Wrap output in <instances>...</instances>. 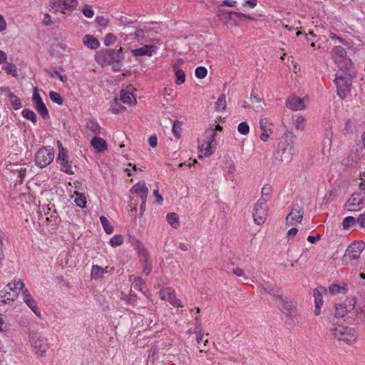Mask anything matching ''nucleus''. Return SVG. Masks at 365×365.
<instances>
[{
    "instance_id": "7",
    "label": "nucleus",
    "mask_w": 365,
    "mask_h": 365,
    "mask_svg": "<svg viewBox=\"0 0 365 365\" xmlns=\"http://www.w3.org/2000/svg\"><path fill=\"white\" fill-rule=\"evenodd\" d=\"M267 205L264 200H258L254 207L253 219L254 222L258 225H262L267 216Z\"/></svg>"
},
{
    "instance_id": "6",
    "label": "nucleus",
    "mask_w": 365,
    "mask_h": 365,
    "mask_svg": "<svg viewBox=\"0 0 365 365\" xmlns=\"http://www.w3.org/2000/svg\"><path fill=\"white\" fill-rule=\"evenodd\" d=\"M331 331L335 338H337L340 341H344L347 344H351L356 340L354 330L351 328L338 326L331 329Z\"/></svg>"
},
{
    "instance_id": "4",
    "label": "nucleus",
    "mask_w": 365,
    "mask_h": 365,
    "mask_svg": "<svg viewBox=\"0 0 365 365\" xmlns=\"http://www.w3.org/2000/svg\"><path fill=\"white\" fill-rule=\"evenodd\" d=\"M53 158L54 153L53 149H48L43 147L40 148L36 154V165L40 168H46L53 161Z\"/></svg>"
},
{
    "instance_id": "22",
    "label": "nucleus",
    "mask_w": 365,
    "mask_h": 365,
    "mask_svg": "<svg viewBox=\"0 0 365 365\" xmlns=\"http://www.w3.org/2000/svg\"><path fill=\"white\" fill-rule=\"evenodd\" d=\"M304 215L303 210L299 208L293 209L292 211L287 216V221L291 225H293L294 222H301Z\"/></svg>"
},
{
    "instance_id": "58",
    "label": "nucleus",
    "mask_w": 365,
    "mask_h": 365,
    "mask_svg": "<svg viewBox=\"0 0 365 365\" xmlns=\"http://www.w3.org/2000/svg\"><path fill=\"white\" fill-rule=\"evenodd\" d=\"M7 285H10V287L13 288V293L11 294V296H8L7 299L14 300V299L18 296L17 287H15V282H10Z\"/></svg>"
},
{
    "instance_id": "59",
    "label": "nucleus",
    "mask_w": 365,
    "mask_h": 365,
    "mask_svg": "<svg viewBox=\"0 0 365 365\" xmlns=\"http://www.w3.org/2000/svg\"><path fill=\"white\" fill-rule=\"evenodd\" d=\"M304 121H305V118L302 115H299L296 119V123H295L296 128L298 130H303Z\"/></svg>"
},
{
    "instance_id": "14",
    "label": "nucleus",
    "mask_w": 365,
    "mask_h": 365,
    "mask_svg": "<svg viewBox=\"0 0 365 365\" xmlns=\"http://www.w3.org/2000/svg\"><path fill=\"white\" fill-rule=\"evenodd\" d=\"M23 297L24 302L27 304V306L34 312L36 315L40 317L41 312L36 305V301L27 289L24 290Z\"/></svg>"
},
{
    "instance_id": "24",
    "label": "nucleus",
    "mask_w": 365,
    "mask_h": 365,
    "mask_svg": "<svg viewBox=\"0 0 365 365\" xmlns=\"http://www.w3.org/2000/svg\"><path fill=\"white\" fill-rule=\"evenodd\" d=\"M91 143L98 152H103L107 149V143L101 138L94 137Z\"/></svg>"
},
{
    "instance_id": "35",
    "label": "nucleus",
    "mask_w": 365,
    "mask_h": 365,
    "mask_svg": "<svg viewBox=\"0 0 365 365\" xmlns=\"http://www.w3.org/2000/svg\"><path fill=\"white\" fill-rule=\"evenodd\" d=\"M63 9L73 11L76 9L78 0H62Z\"/></svg>"
},
{
    "instance_id": "30",
    "label": "nucleus",
    "mask_w": 365,
    "mask_h": 365,
    "mask_svg": "<svg viewBox=\"0 0 365 365\" xmlns=\"http://www.w3.org/2000/svg\"><path fill=\"white\" fill-rule=\"evenodd\" d=\"M365 243L361 240L354 241L346 249V251H364Z\"/></svg>"
},
{
    "instance_id": "12",
    "label": "nucleus",
    "mask_w": 365,
    "mask_h": 365,
    "mask_svg": "<svg viewBox=\"0 0 365 365\" xmlns=\"http://www.w3.org/2000/svg\"><path fill=\"white\" fill-rule=\"evenodd\" d=\"M286 106L293 110H301L306 108L303 98L296 96H291L287 99Z\"/></svg>"
},
{
    "instance_id": "52",
    "label": "nucleus",
    "mask_w": 365,
    "mask_h": 365,
    "mask_svg": "<svg viewBox=\"0 0 365 365\" xmlns=\"http://www.w3.org/2000/svg\"><path fill=\"white\" fill-rule=\"evenodd\" d=\"M237 130L242 135H247L250 132V126L247 122H242L238 125Z\"/></svg>"
},
{
    "instance_id": "8",
    "label": "nucleus",
    "mask_w": 365,
    "mask_h": 365,
    "mask_svg": "<svg viewBox=\"0 0 365 365\" xmlns=\"http://www.w3.org/2000/svg\"><path fill=\"white\" fill-rule=\"evenodd\" d=\"M217 133L215 132V130H213V128H210L206 130V131L204 133V141L206 143V147H205V152L202 154L198 155L199 158H202L203 156L209 157L213 153L212 143L215 141Z\"/></svg>"
},
{
    "instance_id": "21",
    "label": "nucleus",
    "mask_w": 365,
    "mask_h": 365,
    "mask_svg": "<svg viewBox=\"0 0 365 365\" xmlns=\"http://www.w3.org/2000/svg\"><path fill=\"white\" fill-rule=\"evenodd\" d=\"M361 252L354 254V252H344L341 260V265L349 266L354 264V262L360 257Z\"/></svg>"
},
{
    "instance_id": "39",
    "label": "nucleus",
    "mask_w": 365,
    "mask_h": 365,
    "mask_svg": "<svg viewBox=\"0 0 365 365\" xmlns=\"http://www.w3.org/2000/svg\"><path fill=\"white\" fill-rule=\"evenodd\" d=\"M272 192V187L269 185H265L262 188V196L259 200H264V202H267Z\"/></svg>"
},
{
    "instance_id": "40",
    "label": "nucleus",
    "mask_w": 365,
    "mask_h": 365,
    "mask_svg": "<svg viewBox=\"0 0 365 365\" xmlns=\"http://www.w3.org/2000/svg\"><path fill=\"white\" fill-rule=\"evenodd\" d=\"M104 269L98 265H93L91 269V277L94 279H98L103 277Z\"/></svg>"
},
{
    "instance_id": "13",
    "label": "nucleus",
    "mask_w": 365,
    "mask_h": 365,
    "mask_svg": "<svg viewBox=\"0 0 365 365\" xmlns=\"http://www.w3.org/2000/svg\"><path fill=\"white\" fill-rule=\"evenodd\" d=\"M161 298L168 301L173 307H181L180 302L175 297V292L170 288L161 289L160 292Z\"/></svg>"
},
{
    "instance_id": "60",
    "label": "nucleus",
    "mask_w": 365,
    "mask_h": 365,
    "mask_svg": "<svg viewBox=\"0 0 365 365\" xmlns=\"http://www.w3.org/2000/svg\"><path fill=\"white\" fill-rule=\"evenodd\" d=\"M75 202L78 207L81 208H84L86 207V201L85 197L80 196L76 197L75 200Z\"/></svg>"
},
{
    "instance_id": "37",
    "label": "nucleus",
    "mask_w": 365,
    "mask_h": 365,
    "mask_svg": "<svg viewBox=\"0 0 365 365\" xmlns=\"http://www.w3.org/2000/svg\"><path fill=\"white\" fill-rule=\"evenodd\" d=\"M61 165V169L62 171L66 173L67 174H73L72 171L71 165L69 163V161L67 158L63 159L58 162Z\"/></svg>"
},
{
    "instance_id": "5",
    "label": "nucleus",
    "mask_w": 365,
    "mask_h": 365,
    "mask_svg": "<svg viewBox=\"0 0 365 365\" xmlns=\"http://www.w3.org/2000/svg\"><path fill=\"white\" fill-rule=\"evenodd\" d=\"M219 18L220 20L227 26H237V22L235 20V17H243L245 19H248L252 20L253 19L250 17L249 15H246L242 13L235 12V11H229L227 10H221L219 12Z\"/></svg>"
},
{
    "instance_id": "3",
    "label": "nucleus",
    "mask_w": 365,
    "mask_h": 365,
    "mask_svg": "<svg viewBox=\"0 0 365 365\" xmlns=\"http://www.w3.org/2000/svg\"><path fill=\"white\" fill-rule=\"evenodd\" d=\"M29 340L36 354L40 357L45 356L48 345L47 339L43 338L39 332L31 331L29 333Z\"/></svg>"
},
{
    "instance_id": "33",
    "label": "nucleus",
    "mask_w": 365,
    "mask_h": 365,
    "mask_svg": "<svg viewBox=\"0 0 365 365\" xmlns=\"http://www.w3.org/2000/svg\"><path fill=\"white\" fill-rule=\"evenodd\" d=\"M320 289L326 291V289L322 286L316 288L313 291V295L314 297V304L318 305H323V297Z\"/></svg>"
},
{
    "instance_id": "62",
    "label": "nucleus",
    "mask_w": 365,
    "mask_h": 365,
    "mask_svg": "<svg viewBox=\"0 0 365 365\" xmlns=\"http://www.w3.org/2000/svg\"><path fill=\"white\" fill-rule=\"evenodd\" d=\"M137 200L135 198H132L130 201V205L132 207L130 210V215L132 216L134 215L137 211Z\"/></svg>"
},
{
    "instance_id": "11",
    "label": "nucleus",
    "mask_w": 365,
    "mask_h": 365,
    "mask_svg": "<svg viewBox=\"0 0 365 365\" xmlns=\"http://www.w3.org/2000/svg\"><path fill=\"white\" fill-rule=\"evenodd\" d=\"M359 197V193H353L346 202L344 205L345 209L350 212L359 210L364 205V202L363 198L358 200Z\"/></svg>"
},
{
    "instance_id": "47",
    "label": "nucleus",
    "mask_w": 365,
    "mask_h": 365,
    "mask_svg": "<svg viewBox=\"0 0 365 365\" xmlns=\"http://www.w3.org/2000/svg\"><path fill=\"white\" fill-rule=\"evenodd\" d=\"M49 97L53 102L57 103L58 105L63 104V98L58 93L51 91L49 93Z\"/></svg>"
},
{
    "instance_id": "26",
    "label": "nucleus",
    "mask_w": 365,
    "mask_h": 365,
    "mask_svg": "<svg viewBox=\"0 0 365 365\" xmlns=\"http://www.w3.org/2000/svg\"><path fill=\"white\" fill-rule=\"evenodd\" d=\"M83 42L86 46L91 49H96L99 47V41L92 35L87 34L83 37Z\"/></svg>"
},
{
    "instance_id": "10",
    "label": "nucleus",
    "mask_w": 365,
    "mask_h": 365,
    "mask_svg": "<svg viewBox=\"0 0 365 365\" xmlns=\"http://www.w3.org/2000/svg\"><path fill=\"white\" fill-rule=\"evenodd\" d=\"M278 307L280 311L289 317H291L292 313L295 310V305L294 302L287 299H284L282 295L277 297Z\"/></svg>"
},
{
    "instance_id": "42",
    "label": "nucleus",
    "mask_w": 365,
    "mask_h": 365,
    "mask_svg": "<svg viewBox=\"0 0 365 365\" xmlns=\"http://www.w3.org/2000/svg\"><path fill=\"white\" fill-rule=\"evenodd\" d=\"M128 240L131 246L133 247L134 250L137 251H142L144 250V247L142 245V243L138 241L135 237L129 236Z\"/></svg>"
},
{
    "instance_id": "54",
    "label": "nucleus",
    "mask_w": 365,
    "mask_h": 365,
    "mask_svg": "<svg viewBox=\"0 0 365 365\" xmlns=\"http://www.w3.org/2000/svg\"><path fill=\"white\" fill-rule=\"evenodd\" d=\"M352 66V63L350 58H346L342 63L339 64V67L341 69H344L345 71H349Z\"/></svg>"
},
{
    "instance_id": "57",
    "label": "nucleus",
    "mask_w": 365,
    "mask_h": 365,
    "mask_svg": "<svg viewBox=\"0 0 365 365\" xmlns=\"http://www.w3.org/2000/svg\"><path fill=\"white\" fill-rule=\"evenodd\" d=\"M116 41V37L113 34H108L104 40V44L106 46H110L111 43Z\"/></svg>"
},
{
    "instance_id": "25",
    "label": "nucleus",
    "mask_w": 365,
    "mask_h": 365,
    "mask_svg": "<svg viewBox=\"0 0 365 365\" xmlns=\"http://www.w3.org/2000/svg\"><path fill=\"white\" fill-rule=\"evenodd\" d=\"M262 289L269 295L273 296L276 301L277 300L278 296H282V294L279 293V289L268 282H265L262 285Z\"/></svg>"
},
{
    "instance_id": "23",
    "label": "nucleus",
    "mask_w": 365,
    "mask_h": 365,
    "mask_svg": "<svg viewBox=\"0 0 365 365\" xmlns=\"http://www.w3.org/2000/svg\"><path fill=\"white\" fill-rule=\"evenodd\" d=\"M120 99L123 103L130 106H133L136 103V98L133 94L128 91L122 90L120 91Z\"/></svg>"
},
{
    "instance_id": "27",
    "label": "nucleus",
    "mask_w": 365,
    "mask_h": 365,
    "mask_svg": "<svg viewBox=\"0 0 365 365\" xmlns=\"http://www.w3.org/2000/svg\"><path fill=\"white\" fill-rule=\"evenodd\" d=\"M348 291L346 288V285L343 284L342 286L337 284L336 283H332L329 287V292L330 294H346Z\"/></svg>"
},
{
    "instance_id": "20",
    "label": "nucleus",
    "mask_w": 365,
    "mask_h": 365,
    "mask_svg": "<svg viewBox=\"0 0 365 365\" xmlns=\"http://www.w3.org/2000/svg\"><path fill=\"white\" fill-rule=\"evenodd\" d=\"M140 262L142 264L143 268V273L148 276L152 270V263L150 260L148 252H139Z\"/></svg>"
},
{
    "instance_id": "55",
    "label": "nucleus",
    "mask_w": 365,
    "mask_h": 365,
    "mask_svg": "<svg viewBox=\"0 0 365 365\" xmlns=\"http://www.w3.org/2000/svg\"><path fill=\"white\" fill-rule=\"evenodd\" d=\"M196 340H197V342L198 344L203 343V348H204V349H201L200 350V352L206 351V350H205V347H206V346H207V344L208 343V339H205V340H204V339H203V334H202V333H200V334H197V339H196Z\"/></svg>"
},
{
    "instance_id": "46",
    "label": "nucleus",
    "mask_w": 365,
    "mask_h": 365,
    "mask_svg": "<svg viewBox=\"0 0 365 365\" xmlns=\"http://www.w3.org/2000/svg\"><path fill=\"white\" fill-rule=\"evenodd\" d=\"M124 301H125L128 304L135 305L138 301V297L136 294H124L123 298Z\"/></svg>"
},
{
    "instance_id": "29",
    "label": "nucleus",
    "mask_w": 365,
    "mask_h": 365,
    "mask_svg": "<svg viewBox=\"0 0 365 365\" xmlns=\"http://www.w3.org/2000/svg\"><path fill=\"white\" fill-rule=\"evenodd\" d=\"M34 106L43 119L49 118L48 110L43 101L34 104Z\"/></svg>"
},
{
    "instance_id": "15",
    "label": "nucleus",
    "mask_w": 365,
    "mask_h": 365,
    "mask_svg": "<svg viewBox=\"0 0 365 365\" xmlns=\"http://www.w3.org/2000/svg\"><path fill=\"white\" fill-rule=\"evenodd\" d=\"M349 304H346L345 302L344 304H336L335 307V317L336 318H341L345 316V314L351 312V310L354 309L355 302L352 303V301H349Z\"/></svg>"
},
{
    "instance_id": "50",
    "label": "nucleus",
    "mask_w": 365,
    "mask_h": 365,
    "mask_svg": "<svg viewBox=\"0 0 365 365\" xmlns=\"http://www.w3.org/2000/svg\"><path fill=\"white\" fill-rule=\"evenodd\" d=\"M123 238L120 235H114L110 240V244L112 247L119 246L123 244Z\"/></svg>"
},
{
    "instance_id": "16",
    "label": "nucleus",
    "mask_w": 365,
    "mask_h": 365,
    "mask_svg": "<svg viewBox=\"0 0 365 365\" xmlns=\"http://www.w3.org/2000/svg\"><path fill=\"white\" fill-rule=\"evenodd\" d=\"M130 192L133 194H136L137 197H140V200H143L147 199L148 189L144 182H139L131 187Z\"/></svg>"
},
{
    "instance_id": "49",
    "label": "nucleus",
    "mask_w": 365,
    "mask_h": 365,
    "mask_svg": "<svg viewBox=\"0 0 365 365\" xmlns=\"http://www.w3.org/2000/svg\"><path fill=\"white\" fill-rule=\"evenodd\" d=\"M250 99L252 104L257 105L256 106L257 109H260V110L263 109V107L261 105L262 99L257 95L252 93Z\"/></svg>"
},
{
    "instance_id": "41",
    "label": "nucleus",
    "mask_w": 365,
    "mask_h": 365,
    "mask_svg": "<svg viewBox=\"0 0 365 365\" xmlns=\"http://www.w3.org/2000/svg\"><path fill=\"white\" fill-rule=\"evenodd\" d=\"M175 74L176 76V83L178 85H180L185 82V74L184 71L181 69L177 68L176 66H174Z\"/></svg>"
},
{
    "instance_id": "61",
    "label": "nucleus",
    "mask_w": 365,
    "mask_h": 365,
    "mask_svg": "<svg viewBox=\"0 0 365 365\" xmlns=\"http://www.w3.org/2000/svg\"><path fill=\"white\" fill-rule=\"evenodd\" d=\"M33 101H34V105L43 101L39 93H38V90H37L36 87H35L34 88Z\"/></svg>"
},
{
    "instance_id": "43",
    "label": "nucleus",
    "mask_w": 365,
    "mask_h": 365,
    "mask_svg": "<svg viewBox=\"0 0 365 365\" xmlns=\"http://www.w3.org/2000/svg\"><path fill=\"white\" fill-rule=\"evenodd\" d=\"M356 222H357V220H356L352 216H349V217H346L343 220L342 225H343L344 229L347 230L349 227L355 225Z\"/></svg>"
},
{
    "instance_id": "17",
    "label": "nucleus",
    "mask_w": 365,
    "mask_h": 365,
    "mask_svg": "<svg viewBox=\"0 0 365 365\" xmlns=\"http://www.w3.org/2000/svg\"><path fill=\"white\" fill-rule=\"evenodd\" d=\"M157 47L154 44H145L143 46L135 48L132 51L133 56H151L153 52L156 50Z\"/></svg>"
},
{
    "instance_id": "63",
    "label": "nucleus",
    "mask_w": 365,
    "mask_h": 365,
    "mask_svg": "<svg viewBox=\"0 0 365 365\" xmlns=\"http://www.w3.org/2000/svg\"><path fill=\"white\" fill-rule=\"evenodd\" d=\"M144 284L143 280L140 277H135L133 281V286L139 291H142L141 286Z\"/></svg>"
},
{
    "instance_id": "36",
    "label": "nucleus",
    "mask_w": 365,
    "mask_h": 365,
    "mask_svg": "<svg viewBox=\"0 0 365 365\" xmlns=\"http://www.w3.org/2000/svg\"><path fill=\"white\" fill-rule=\"evenodd\" d=\"M225 98V94L220 95L218 98L217 101L215 103V110L217 111H222L225 109L227 106Z\"/></svg>"
},
{
    "instance_id": "28",
    "label": "nucleus",
    "mask_w": 365,
    "mask_h": 365,
    "mask_svg": "<svg viewBox=\"0 0 365 365\" xmlns=\"http://www.w3.org/2000/svg\"><path fill=\"white\" fill-rule=\"evenodd\" d=\"M86 129L95 135H99L101 133V126L93 120H89L86 123Z\"/></svg>"
},
{
    "instance_id": "31",
    "label": "nucleus",
    "mask_w": 365,
    "mask_h": 365,
    "mask_svg": "<svg viewBox=\"0 0 365 365\" xmlns=\"http://www.w3.org/2000/svg\"><path fill=\"white\" fill-rule=\"evenodd\" d=\"M6 63L3 66L2 68L6 72V73L10 74L14 77L18 76L16 66L12 63Z\"/></svg>"
},
{
    "instance_id": "18",
    "label": "nucleus",
    "mask_w": 365,
    "mask_h": 365,
    "mask_svg": "<svg viewBox=\"0 0 365 365\" xmlns=\"http://www.w3.org/2000/svg\"><path fill=\"white\" fill-rule=\"evenodd\" d=\"M150 31L137 29L134 32V38L141 44L154 41L155 39L149 38Z\"/></svg>"
},
{
    "instance_id": "32",
    "label": "nucleus",
    "mask_w": 365,
    "mask_h": 365,
    "mask_svg": "<svg viewBox=\"0 0 365 365\" xmlns=\"http://www.w3.org/2000/svg\"><path fill=\"white\" fill-rule=\"evenodd\" d=\"M168 222L173 227L177 228L179 226V217L175 212H168L166 216Z\"/></svg>"
},
{
    "instance_id": "51",
    "label": "nucleus",
    "mask_w": 365,
    "mask_h": 365,
    "mask_svg": "<svg viewBox=\"0 0 365 365\" xmlns=\"http://www.w3.org/2000/svg\"><path fill=\"white\" fill-rule=\"evenodd\" d=\"M207 73V68L204 66H198L195 69V76L199 79L204 78Z\"/></svg>"
},
{
    "instance_id": "45",
    "label": "nucleus",
    "mask_w": 365,
    "mask_h": 365,
    "mask_svg": "<svg viewBox=\"0 0 365 365\" xmlns=\"http://www.w3.org/2000/svg\"><path fill=\"white\" fill-rule=\"evenodd\" d=\"M181 125L182 123L179 120H175L173 123V128H172V133L174 135V136L179 139L180 138V130H181Z\"/></svg>"
},
{
    "instance_id": "44",
    "label": "nucleus",
    "mask_w": 365,
    "mask_h": 365,
    "mask_svg": "<svg viewBox=\"0 0 365 365\" xmlns=\"http://www.w3.org/2000/svg\"><path fill=\"white\" fill-rule=\"evenodd\" d=\"M21 114L24 118L31 120L34 123L36 122V115L33 110L25 108L22 110Z\"/></svg>"
},
{
    "instance_id": "38",
    "label": "nucleus",
    "mask_w": 365,
    "mask_h": 365,
    "mask_svg": "<svg viewBox=\"0 0 365 365\" xmlns=\"http://www.w3.org/2000/svg\"><path fill=\"white\" fill-rule=\"evenodd\" d=\"M100 221L107 234H111L113 232V227L105 216H101Z\"/></svg>"
},
{
    "instance_id": "53",
    "label": "nucleus",
    "mask_w": 365,
    "mask_h": 365,
    "mask_svg": "<svg viewBox=\"0 0 365 365\" xmlns=\"http://www.w3.org/2000/svg\"><path fill=\"white\" fill-rule=\"evenodd\" d=\"M82 12L83 15L88 18H92L94 15V11L92 9L91 6L88 4L83 6Z\"/></svg>"
},
{
    "instance_id": "48",
    "label": "nucleus",
    "mask_w": 365,
    "mask_h": 365,
    "mask_svg": "<svg viewBox=\"0 0 365 365\" xmlns=\"http://www.w3.org/2000/svg\"><path fill=\"white\" fill-rule=\"evenodd\" d=\"M6 317L2 314H0V331L6 332L9 330V326L6 322Z\"/></svg>"
},
{
    "instance_id": "2",
    "label": "nucleus",
    "mask_w": 365,
    "mask_h": 365,
    "mask_svg": "<svg viewBox=\"0 0 365 365\" xmlns=\"http://www.w3.org/2000/svg\"><path fill=\"white\" fill-rule=\"evenodd\" d=\"M278 151L275 153V159L279 162L289 163L295 152L293 143H289L287 140H282L278 145Z\"/></svg>"
},
{
    "instance_id": "64",
    "label": "nucleus",
    "mask_w": 365,
    "mask_h": 365,
    "mask_svg": "<svg viewBox=\"0 0 365 365\" xmlns=\"http://www.w3.org/2000/svg\"><path fill=\"white\" fill-rule=\"evenodd\" d=\"M357 222L361 227H365V213L359 216L357 218Z\"/></svg>"
},
{
    "instance_id": "19",
    "label": "nucleus",
    "mask_w": 365,
    "mask_h": 365,
    "mask_svg": "<svg viewBox=\"0 0 365 365\" xmlns=\"http://www.w3.org/2000/svg\"><path fill=\"white\" fill-rule=\"evenodd\" d=\"M331 54L335 63L338 64L342 63L344 59L346 58V50L340 46H335L332 49Z\"/></svg>"
},
{
    "instance_id": "56",
    "label": "nucleus",
    "mask_w": 365,
    "mask_h": 365,
    "mask_svg": "<svg viewBox=\"0 0 365 365\" xmlns=\"http://www.w3.org/2000/svg\"><path fill=\"white\" fill-rule=\"evenodd\" d=\"M51 6L57 11L63 9L62 0H53Z\"/></svg>"
},
{
    "instance_id": "9",
    "label": "nucleus",
    "mask_w": 365,
    "mask_h": 365,
    "mask_svg": "<svg viewBox=\"0 0 365 365\" xmlns=\"http://www.w3.org/2000/svg\"><path fill=\"white\" fill-rule=\"evenodd\" d=\"M335 83L336 85L339 96L342 98H346L350 91L351 86L350 79L344 77H336L335 79Z\"/></svg>"
},
{
    "instance_id": "34",
    "label": "nucleus",
    "mask_w": 365,
    "mask_h": 365,
    "mask_svg": "<svg viewBox=\"0 0 365 365\" xmlns=\"http://www.w3.org/2000/svg\"><path fill=\"white\" fill-rule=\"evenodd\" d=\"M8 97L14 110H18L21 107L20 99L11 91H9Z\"/></svg>"
},
{
    "instance_id": "1",
    "label": "nucleus",
    "mask_w": 365,
    "mask_h": 365,
    "mask_svg": "<svg viewBox=\"0 0 365 365\" xmlns=\"http://www.w3.org/2000/svg\"><path fill=\"white\" fill-rule=\"evenodd\" d=\"M98 61H101L103 66L113 65V69L118 71L121 68V61L123 59L122 48L118 50L105 49L101 50L97 54Z\"/></svg>"
}]
</instances>
